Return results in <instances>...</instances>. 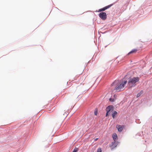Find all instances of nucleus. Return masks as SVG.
Here are the masks:
<instances>
[{"label": "nucleus", "mask_w": 152, "mask_h": 152, "mask_svg": "<svg viewBox=\"0 0 152 152\" xmlns=\"http://www.w3.org/2000/svg\"><path fill=\"white\" fill-rule=\"evenodd\" d=\"M127 83V81L125 80L120 82L116 86L115 89V90L117 91L123 90L124 87Z\"/></svg>", "instance_id": "nucleus-1"}, {"label": "nucleus", "mask_w": 152, "mask_h": 152, "mask_svg": "<svg viewBox=\"0 0 152 152\" xmlns=\"http://www.w3.org/2000/svg\"><path fill=\"white\" fill-rule=\"evenodd\" d=\"M139 78L138 77H134L132 79H130L129 81L128 82V84L131 88L135 85V84L138 82L139 80Z\"/></svg>", "instance_id": "nucleus-2"}, {"label": "nucleus", "mask_w": 152, "mask_h": 152, "mask_svg": "<svg viewBox=\"0 0 152 152\" xmlns=\"http://www.w3.org/2000/svg\"><path fill=\"white\" fill-rule=\"evenodd\" d=\"M114 107L113 105H110L108 106L106 108V110L107 111L106 116H108L109 114H110L109 113L110 111H112L113 110Z\"/></svg>", "instance_id": "nucleus-3"}, {"label": "nucleus", "mask_w": 152, "mask_h": 152, "mask_svg": "<svg viewBox=\"0 0 152 152\" xmlns=\"http://www.w3.org/2000/svg\"><path fill=\"white\" fill-rule=\"evenodd\" d=\"M99 17L102 20H105L107 17V14L104 12H102L99 14Z\"/></svg>", "instance_id": "nucleus-4"}, {"label": "nucleus", "mask_w": 152, "mask_h": 152, "mask_svg": "<svg viewBox=\"0 0 152 152\" xmlns=\"http://www.w3.org/2000/svg\"><path fill=\"white\" fill-rule=\"evenodd\" d=\"M118 143V142H116V141H114L112 142L110 145V146L112 149H113L116 147Z\"/></svg>", "instance_id": "nucleus-5"}, {"label": "nucleus", "mask_w": 152, "mask_h": 152, "mask_svg": "<svg viewBox=\"0 0 152 152\" xmlns=\"http://www.w3.org/2000/svg\"><path fill=\"white\" fill-rule=\"evenodd\" d=\"M113 5V4H111L108 5V6H106V7H104V8H102V9H99V10L98 12H101V11H104L105 10H106V9L109 8L110 7Z\"/></svg>", "instance_id": "nucleus-6"}, {"label": "nucleus", "mask_w": 152, "mask_h": 152, "mask_svg": "<svg viewBox=\"0 0 152 152\" xmlns=\"http://www.w3.org/2000/svg\"><path fill=\"white\" fill-rule=\"evenodd\" d=\"M116 127L118 129L119 132H121L123 130L124 127V125H116Z\"/></svg>", "instance_id": "nucleus-7"}, {"label": "nucleus", "mask_w": 152, "mask_h": 152, "mask_svg": "<svg viewBox=\"0 0 152 152\" xmlns=\"http://www.w3.org/2000/svg\"><path fill=\"white\" fill-rule=\"evenodd\" d=\"M112 137L114 141H115V140L117 137V136L116 133H114L113 134Z\"/></svg>", "instance_id": "nucleus-8"}, {"label": "nucleus", "mask_w": 152, "mask_h": 152, "mask_svg": "<svg viewBox=\"0 0 152 152\" xmlns=\"http://www.w3.org/2000/svg\"><path fill=\"white\" fill-rule=\"evenodd\" d=\"M137 51V49H133L128 53V55H129L131 53H135Z\"/></svg>", "instance_id": "nucleus-9"}, {"label": "nucleus", "mask_w": 152, "mask_h": 152, "mask_svg": "<svg viewBox=\"0 0 152 152\" xmlns=\"http://www.w3.org/2000/svg\"><path fill=\"white\" fill-rule=\"evenodd\" d=\"M117 113V112L116 111H114V113L113 114H112V117L113 118H115V115H116Z\"/></svg>", "instance_id": "nucleus-10"}, {"label": "nucleus", "mask_w": 152, "mask_h": 152, "mask_svg": "<svg viewBox=\"0 0 152 152\" xmlns=\"http://www.w3.org/2000/svg\"><path fill=\"white\" fill-rule=\"evenodd\" d=\"M78 148H75L73 151L72 152H77L78 151Z\"/></svg>", "instance_id": "nucleus-11"}, {"label": "nucleus", "mask_w": 152, "mask_h": 152, "mask_svg": "<svg viewBox=\"0 0 152 152\" xmlns=\"http://www.w3.org/2000/svg\"><path fill=\"white\" fill-rule=\"evenodd\" d=\"M109 100L110 102H114L115 101V99H114L110 98L109 99Z\"/></svg>", "instance_id": "nucleus-12"}, {"label": "nucleus", "mask_w": 152, "mask_h": 152, "mask_svg": "<svg viewBox=\"0 0 152 152\" xmlns=\"http://www.w3.org/2000/svg\"><path fill=\"white\" fill-rule=\"evenodd\" d=\"M97 152H102V149L101 148H99L98 149Z\"/></svg>", "instance_id": "nucleus-13"}, {"label": "nucleus", "mask_w": 152, "mask_h": 152, "mask_svg": "<svg viewBox=\"0 0 152 152\" xmlns=\"http://www.w3.org/2000/svg\"><path fill=\"white\" fill-rule=\"evenodd\" d=\"M142 91H141L140 93ZM142 93H140L138 94H137V97H138L140 96Z\"/></svg>", "instance_id": "nucleus-14"}, {"label": "nucleus", "mask_w": 152, "mask_h": 152, "mask_svg": "<svg viewBox=\"0 0 152 152\" xmlns=\"http://www.w3.org/2000/svg\"><path fill=\"white\" fill-rule=\"evenodd\" d=\"M98 113V111L97 110H96L94 111V114L95 115H97Z\"/></svg>", "instance_id": "nucleus-15"}, {"label": "nucleus", "mask_w": 152, "mask_h": 152, "mask_svg": "<svg viewBox=\"0 0 152 152\" xmlns=\"http://www.w3.org/2000/svg\"><path fill=\"white\" fill-rule=\"evenodd\" d=\"M98 139V138H96V139H95V140L96 141Z\"/></svg>", "instance_id": "nucleus-16"}, {"label": "nucleus", "mask_w": 152, "mask_h": 152, "mask_svg": "<svg viewBox=\"0 0 152 152\" xmlns=\"http://www.w3.org/2000/svg\"><path fill=\"white\" fill-rule=\"evenodd\" d=\"M115 83V82L114 83H112V85H113Z\"/></svg>", "instance_id": "nucleus-17"}]
</instances>
